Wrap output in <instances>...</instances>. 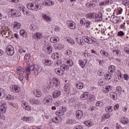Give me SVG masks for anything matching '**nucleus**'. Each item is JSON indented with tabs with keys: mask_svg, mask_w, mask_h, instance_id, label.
I'll return each mask as SVG.
<instances>
[{
	"mask_svg": "<svg viewBox=\"0 0 129 129\" xmlns=\"http://www.w3.org/2000/svg\"><path fill=\"white\" fill-rule=\"evenodd\" d=\"M39 69L40 67L38 65H31L26 67L25 71L27 73L26 80H29V75H31V71H33L35 76L39 75Z\"/></svg>",
	"mask_w": 129,
	"mask_h": 129,
	"instance_id": "obj_1",
	"label": "nucleus"
},
{
	"mask_svg": "<svg viewBox=\"0 0 129 129\" xmlns=\"http://www.w3.org/2000/svg\"><path fill=\"white\" fill-rule=\"evenodd\" d=\"M17 73L18 75H20L18 77V79H19L20 81H22V80H24V76H23V74L25 73V70L21 67H18L17 69Z\"/></svg>",
	"mask_w": 129,
	"mask_h": 129,
	"instance_id": "obj_2",
	"label": "nucleus"
},
{
	"mask_svg": "<svg viewBox=\"0 0 129 129\" xmlns=\"http://www.w3.org/2000/svg\"><path fill=\"white\" fill-rule=\"evenodd\" d=\"M26 7L28 10H31L32 11H39V10H41V7L40 8H39V5H36L34 7V3H28L26 5Z\"/></svg>",
	"mask_w": 129,
	"mask_h": 129,
	"instance_id": "obj_3",
	"label": "nucleus"
},
{
	"mask_svg": "<svg viewBox=\"0 0 129 129\" xmlns=\"http://www.w3.org/2000/svg\"><path fill=\"white\" fill-rule=\"evenodd\" d=\"M83 38L84 42L87 43V44H89L90 45H92V44H95V43H96V41L92 37H90L89 36H84Z\"/></svg>",
	"mask_w": 129,
	"mask_h": 129,
	"instance_id": "obj_4",
	"label": "nucleus"
},
{
	"mask_svg": "<svg viewBox=\"0 0 129 129\" xmlns=\"http://www.w3.org/2000/svg\"><path fill=\"white\" fill-rule=\"evenodd\" d=\"M14 47L11 45H8L6 48V52L8 56H13L15 54Z\"/></svg>",
	"mask_w": 129,
	"mask_h": 129,
	"instance_id": "obj_5",
	"label": "nucleus"
},
{
	"mask_svg": "<svg viewBox=\"0 0 129 129\" xmlns=\"http://www.w3.org/2000/svg\"><path fill=\"white\" fill-rule=\"evenodd\" d=\"M44 47L46 48L47 54H51L52 53V51L53 50V47L52 45H51V44H49V43H46L44 45Z\"/></svg>",
	"mask_w": 129,
	"mask_h": 129,
	"instance_id": "obj_6",
	"label": "nucleus"
},
{
	"mask_svg": "<svg viewBox=\"0 0 129 129\" xmlns=\"http://www.w3.org/2000/svg\"><path fill=\"white\" fill-rule=\"evenodd\" d=\"M67 25L68 27L70 28V29H72V30H74L75 27H76V24L75 22L71 21H69L67 22Z\"/></svg>",
	"mask_w": 129,
	"mask_h": 129,
	"instance_id": "obj_7",
	"label": "nucleus"
},
{
	"mask_svg": "<svg viewBox=\"0 0 129 129\" xmlns=\"http://www.w3.org/2000/svg\"><path fill=\"white\" fill-rule=\"evenodd\" d=\"M42 5L46 7H51V6H54V2L50 0H46L43 1L42 3Z\"/></svg>",
	"mask_w": 129,
	"mask_h": 129,
	"instance_id": "obj_8",
	"label": "nucleus"
},
{
	"mask_svg": "<svg viewBox=\"0 0 129 129\" xmlns=\"http://www.w3.org/2000/svg\"><path fill=\"white\" fill-rule=\"evenodd\" d=\"M32 37L35 40H40L43 38V34L40 32L32 34Z\"/></svg>",
	"mask_w": 129,
	"mask_h": 129,
	"instance_id": "obj_9",
	"label": "nucleus"
},
{
	"mask_svg": "<svg viewBox=\"0 0 129 129\" xmlns=\"http://www.w3.org/2000/svg\"><path fill=\"white\" fill-rule=\"evenodd\" d=\"M95 21L96 22H101V21H102V13H100L99 14L95 13Z\"/></svg>",
	"mask_w": 129,
	"mask_h": 129,
	"instance_id": "obj_10",
	"label": "nucleus"
},
{
	"mask_svg": "<svg viewBox=\"0 0 129 129\" xmlns=\"http://www.w3.org/2000/svg\"><path fill=\"white\" fill-rule=\"evenodd\" d=\"M7 105H6L5 103H3L0 105V113H2L3 114L7 111Z\"/></svg>",
	"mask_w": 129,
	"mask_h": 129,
	"instance_id": "obj_11",
	"label": "nucleus"
},
{
	"mask_svg": "<svg viewBox=\"0 0 129 129\" xmlns=\"http://www.w3.org/2000/svg\"><path fill=\"white\" fill-rule=\"evenodd\" d=\"M29 101L31 103V104H33V105L35 104L36 105H40V104H41V102L39 100L31 99L29 100Z\"/></svg>",
	"mask_w": 129,
	"mask_h": 129,
	"instance_id": "obj_12",
	"label": "nucleus"
},
{
	"mask_svg": "<svg viewBox=\"0 0 129 129\" xmlns=\"http://www.w3.org/2000/svg\"><path fill=\"white\" fill-rule=\"evenodd\" d=\"M52 99L53 98L52 97V96L47 95L44 98V101H45V102H47V103H52Z\"/></svg>",
	"mask_w": 129,
	"mask_h": 129,
	"instance_id": "obj_13",
	"label": "nucleus"
},
{
	"mask_svg": "<svg viewBox=\"0 0 129 129\" xmlns=\"http://www.w3.org/2000/svg\"><path fill=\"white\" fill-rule=\"evenodd\" d=\"M60 70L62 72H65V71H68L69 70V66L65 64H63L60 67Z\"/></svg>",
	"mask_w": 129,
	"mask_h": 129,
	"instance_id": "obj_14",
	"label": "nucleus"
},
{
	"mask_svg": "<svg viewBox=\"0 0 129 129\" xmlns=\"http://www.w3.org/2000/svg\"><path fill=\"white\" fill-rule=\"evenodd\" d=\"M53 83L56 88H60V82L58 81V79L53 78L52 79Z\"/></svg>",
	"mask_w": 129,
	"mask_h": 129,
	"instance_id": "obj_15",
	"label": "nucleus"
},
{
	"mask_svg": "<svg viewBox=\"0 0 129 129\" xmlns=\"http://www.w3.org/2000/svg\"><path fill=\"white\" fill-rule=\"evenodd\" d=\"M112 90V86L111 85L106 86L105 88L103 91L104 93H108Z\"/></svg>",
	"mask_w": 129,
	"mask_h": 129,
	"instance_id": "obj_16",
	"label": "nucleus"
},
{
	"mask_svg": "<svg viewBox=\"0 0 129 129\" xmlns=\"http://www.w3.org/2000/svg\"><path fill=\"white\" fill-rule=\"evenodd\" d=\"M76 117L78 118V119H81L83 116V112L81 110H78L76 113Z\"/></svg>",
	"mask_w": 129,
	"mask_h": 129,
	"instance_id": "obj_17",
	"label": "nucleus"
},
{
	"mask_svg": "<svg viewBox=\"0 0 129 129\" xmlns=\"http://www.w3.org/2000/svg\"><path fill=\"white\" fill-rule=\"evenodd\" d=\"M60 95H61V91L59 90L55 91L53 93V98H57V97H59Z\"/></svg>",
	"mask_w": 129,
	"mask_h": 129,
	"instance_id": "obj_18",
	"label": "nucleus"
},
{
	"mask_svg": "<svg viewBox=\"0 0 129 129\" xmlns=\"http://www.w3.org/2000/svg\"><path fill=\"white\" fill-rule=\"evenodd\" d=\"M54 47L56 50H61V49H63L64 48V45L60 43H56Z\"/></svg>",
	"mask_w": 129,
	"mask_h": 129,
	"instance_id": "obj_19",
	"label": "nucleus"
},
{
	"mask_svg": "<svg viewBox=\"0 0 129 129\" xmlns=\"http://www.w3.org/2000/svg\"><path fill=\"white\" fill-rule=\"evenodd\" d=\"M120 122L123 123V124H127L128 123V118L126 117H122L120 119Z\"/></svg>",
	"mask_w": 129,
	"mask_h": 129,
	"instance_id": "obj_20",
	"label": "nucleus"
},
{
	"mask_svg": "<svg viewBox=\"0 0 129 129\" xmlns=\"http://www.w3.org/2000/svg\"><path fill=\"white\" fill-rule=\"evenodd\" d=\"M42 18H43V19L44 20V21H46V22H51V21H52L51 17L46 14H42Z\"/></svg>",
	"mask_w": 129,
	"mask_h": 129,
	"instance_id": "obj_21",
	"label": "nucleus"
},
{
	"mask_svg": "<svg viewBox=\"0 0 129 129\" xmlns=\"http://www.w3.org/2000/svg\"><path fill=\"white\" fill-rule=\"evenodd\" d=\"M34 95L36 97H41L42 96V92L40 90H36L33 92Z\"/></svg>",
	"mask_w": 129,
	"mask_h": 129,
	"instance_id": "obj_22",
	"label": "nucleus"
},
{
	"mask_svg": "<svg viewBox=\"0 0 129 129\" xmlns=\"http://www.w3.org/2000/svg\"><path fill=\"white\" fill-rule=\"evenodd\" d=\"M89 96V93L88 92H85L83 94L81 95V100H85L86 98Z\"/></svg>",
	"mask_w": 129,
	"mask_h": 129,
	"instance_id": "obj_23",
	"label": "nucleus"
},
{
	"mask_svg": "<svg viewBox=\"0 0 129 129\" xmlns=\"http://www.w3.org/2000/svg\"><path fill=\"white\" fill-rule=\"evenodd\" d=\"M42 63L44 64V65L50 66L51 64L53 63V62L52 61V60L49 59H44L42 60Z\"/></svg>",
	"mask_w": 129,
	"mask_h": 129,
	"instance_id": "obj_24",
	"label": "nucleus"
},
{
	"mask_svg": "<svg viewBox=\"0 0 129 129\" xmlns=\"http://www.w3.org/2000/svg\"><path fill=\"white\" fill-rule=\"evenodd\" d=\"M100 53L101 54L102 56H104V57H106V58H108L110 56V54L106 51H105L104 50H100Z\"/></svg>",
	"mask_w": 129,
	"mask_h": 129,
	"instance_id": "obj_25",
	"label": "nucleus"
},
{
	"mask_svg": "<svg viewBox=\"0 0 129 129\" xmlns=\"http://www.w3.org/2000/svg\"><path fill=\"white\" fill-rule=\"evenodd\" d=\"M59 41H60V39L57 37H51L50 39V42H51V43H57V42H59Z\"/></svg>",
	"mask_w": 129,
	"mask_h": 129,
	"instance_id": "obj_26",
	"label": "nucleus"
},
{
	"mask_svg": "<svg viewBox=\"0 0 129 129\" xmlns=\"http://www.w3.org/2000/svg\"><path fill=\"white\" fill-rule=\"evenodd\" d=\"M20 35L22 36L23 38H27L28 37V34H27V32L24 30H21L20 31Z\"/></svg>",
	"mask_w": 129,
	"mask_h": 129,
	"instance_id": "obj_27",
	"label": "nucleus"
},
{
	"mask_svg": "<svg viewBox=\"0 0 129 129\" xmlns=\"http://www.w3.org/2000/svg\"><path fill=\"white\" fill-rule=\"evenodd\" d=\"M95 13H90L87 15V18L88 19H93L95 20Z\"/></svg>",
	"mask_w": 129,
	"mask_h": 129,
	"instance_id": "obj_28",
	"label": "nucleus"
},
{
	"mask_svg": "<svg viewBox=\"0 0 129 129\" xmlns=\"http://www.w3.org/2000/svg\"><path fill=\"white\" fill-rule=\"evenodd\" d=\"M75 40H76V42H77V43L79 44V45L83 46V45L84 44V43L83 42V40H82L81 38H76Z\"/></svg>",
	"mask_w": 129,
	"mask_h": 129,
	"instance_id": "obj_29",
	"label": "nucleus"
},
{
	"mask_svg": "<svg viewBox=\"0 0 129 129\" xmlns=\"http://www.w3.org/2000/svg\"><path fill=\"white\" fill-rule=\"evenodd\" d=\"M111 98H112L113 100H116L117 99V94L114 92H111L110 93Z\"/></svg>",
	"mask_w": 129,
	"mask_h": 129,
	"instance_id": "obj_30",
	"label": "nucleus"
},
{
	"mask_svg": "<svg viewBox=\"0 0 129 129\" xmlns=\"http://www.w3.org/2000/svg\"><path fill=\"white\" fill-rule=\"evenodd\" d=\"M92 24V23H91V22H90L88 20H86L84 26H85V28H87V29H89V28H91Z\"/></svg>",
	"mask_w": 129,
	"mask_h": 129,
	"instance_id": "obj_31",
	"label": "nucleus"
},
{
	"mask_svg": "<svg viewBox=\"0 0 129 129\" xmlns=\"http://www.w3.org/2000/svg\"><path fill=\"white\" fill-rule=\"evenodd\" d=\"M76 87L78 89H82L83 88V83L78 82L76 84Z\"/></svg>",
	"mask_w": 129,
	"mask_h": 129,
	"instance_id": "obj_32",
	"label": "nucleus"
},
{
	"mask_svg": "<svg viewBox=\"0 0 129 129\" xmlns=\"http://www.w3.org/2000/svg\"><path fill=\"white\" fill-rule=\"evenodd\" d=\"M98 84L99 86H103L105 84L104 79H101L98 81Z\"/></svg>",
	"mask_w": 129,
	"mask_h": 129,
	"instance_id": "obj_33",
	"label": "nucleus"
},
{
	"mask_svg": "<svg viewBox=\"0 0 129 129\" xmlns=\"http://www.w3.org/2000/svg\"><path fill=\"white\" fill-rule=\"evenodd\" d=\"M86 6L87 8H90V9H91L95 7V4L93 3V2L88 3L86 4Z\"/></svg>",
	"mask_w": 129,
	"mask_h": 129,
	"instance_id": "obj_34",
	"label": "nucleus"
},
{
	"mask_svg": "<svg viewBox=\"0 0 129 129\" xmlns=\"http://www.w3.org/2000/svg\"><path fill=\"white\" fill-rule=\"evenodd\" d=\"M54 71L57 75H59V76H63V75L64 74V73H61V70H59L58 68H56L54 69Z\"/></svg>",
	"mask_w": 129,
	"mask_h": 129,
	"instance_id": "obj_35",
	"label": "nucleus"
},
{
	"mask_svg": "<svg viewBox=\"0 0 129 129\" xmlns=\"http://www.w3.org/2000/svg\"><path fill=\"white\" fill-rule=\"evenodd\" d=\"M68 123L69 124H74L75 123H76L77 122V121H76V119L73 118V119H70L67 121Z\"/></svg>",
	"mask_w": 129,
	"mask_h": 129,
	"instance_id": "obj_36",
	"label": "nucleus"
},
{
	"mask_svg": "<svg viewBox=\"0 0 129 129\" xmlns=\"http://www.w3.org/2000/svg\"><path fill=\"white\" fill-rule=\"evenodd\" d=\"M111 75H112V74L110 73L105 75L104 78L105 80H107L108 81V80H110L111 79Z\"/></svg>",
	"mask_w": 129,
	"mask_h": 129,
	"instance_id": "obj_37",
	"label": "nucleus"
},
{
	"mask_svg": "<svg viewBox=\"0 0 129 129\" xmlns=\"http://www.w3.org/2000/svg\"><path fill=\"white\" fill-rule=\"evenodd\" d=\"M6 96V91L4 89H0V98Z\"/></svg>",
	"mask_w": 129,
	"mask_h": 129,
	"instance_id": "obj_38",
	"label": "nucleus"
},
{
	"mask_svg": "<svg viewBox=\"0 0 129 129\" xmlns=\"http://www.w3.org/2000/svg\"><path fill=\"white\" fill-rule=\"evenodd\" d=\"M22 120H24V121H26V122H31V119L29 117H26L24 116L23 117H22Z\"/></svg>",
	"mask_w": 129,
	"mask_h": 129,
	"instance_id": "obj_39",
	"label": "nucleus"
},
{
	"mask_svg": "<svg viewBox=\"0 0 129 129\" xmlns=\"http://www.w3.org/2000/svg\"><path fill=\"white\" fill-rule=\"evenodd\" d=\"M109 69L110 70L109 73H111V74H113V73L114 71H115V67L114 66H110L109 68Z\"/></svg>",
	"mask_w": 129,
	"mask_h": 129,
	"instance_id": "obj_40",
	"label": "nucleus"
},
{
	"mask_svg": "<svg viewBox=\"0 0 129 129\" xmlns=\"http://www.w3.org/2000/svg\"><path fill=\"white\" fill-rule=\"evenodd\" d=\"M10 89L12 92H17V86L16 85H12L10 87Z\"/></svg>",
	"mask_w": 129,
	"mask_h": 129,
	"instance_id": "obj_41",
	"label": "nucleus"
},
{
	"mask_svg": "<svg viewBox=\"0 0 129 129\" xmlns=\"http://www.w3.org/2000/svg\"><path fill=\"white\" fill-rule=\"evenodd\" d=\"M64 90L66 91H71V89L70 88V85L67 83L64 85Z\"/></svg>",
	"mask_w": 129,
	"mask_h": 129,
	"instance_id": "obj_42",
	"label": "nucleus"
},
{
	"mask_svg": "<svg viewBox=\"0 0 129 129\" xmlns=\"http://www.w3.org/2000/svg\"><path fill=\"white\" fill-rule=\"evenodd\" d=\"M17 11L19 12H21L22 9L24 8V6L22 5H21L20 4H17Z\"/></svg>",
	"mask_w": 129,
	"mask_h": 129,
	"instance_id": "obj_43",
	"label": "nucleus"
},
{
	"mask_svg": "<svg viewBox=\"0 0 129 129\" xmlns=\"http://www.w3.org/2000/svg\"><path fill=\"white\" fill-rule=\"evenodd\" d=\"M79 64L81 68H84L85 67V62L82 60H79Z\"/></svg>",
	"mask_w": 129,
	"mask_h": 129,
	"instance_id": "obj_44",
	"label": "nucleus"
},
{
	"mask_svg": "<svg viewBox=\"0 0 129 129\" xmlns=\"http://www.w3.org/2000/svg\"><path fill=\"white\" fill-rule=\"evenodd\" d=\"M55 114L58 116H63L64 115L63 112L62 110H58L55 112Z\"/></svg>",
	"mask_w": 129,
	"mask_h": 129,
	"instance_id": "obj_45",
	"label": "nucleus"
},
{
	"mask_svg": "<svg viewBox=\"0 0 129 129\" xmlns=\"http://www.w3.org/2000/svg\"><path fill=\"white\" fill-rule=\"evenodd\" d=\"M30 29L31 31L35 32L37 30V27L35 25L32 24L30 26Z\"/></svg>",
	"mask_w": 129,
	"mask_h": 129,
	"instance_id": "obj_46",
	"label": "nucleus"
},
{
	"mask_svg": "<svg viewBox=\"0 0 129 129\" xmlns=\"http://www.w3.org/2000/svg\"><path fill=\"white\" fill-rule=\"evenodd\" d=\"M88 97L90 101H94L95 100V96L94 95H90Z\"/></svg>",
	"mask_w": 129,
	"mask_h": 129,
	"instance_id": "obj_47",
	"label": "nucleus"
},
{
	"mask_svg": "<svg viewBox=\"0 0 129 129\" xmlns=\"http://www.w3.org/2000/svg\"><path fill=\"white\" fill-rule=\"evenodd\" d=\"M106 112H111L112 111V106H109L105 108Z\"/></svg>",
	"mask_w": 129,
	"mask_h": 129,
	"instance_id": "obj_48",
	"label": "nucleus"
},
{
	"mask_svg": "<svg viewBox=\"0 0 129 129\" xmlns=\"http://www.w3.org/2000/svg\"><path fill=\"white\" fill-rule=\"evenodd\" d=\"M84 124L87 125V126L90 127L91 125H92V122H91L90 121H86L84 122Z\"/></svg>",
	"mask_w": 129,
	"mask_h": 129,
	"instance_id": "obj_49",
	"label": "nucleus"
},
{
	"mask_svg": "<svg viewBox=\"0 0 129 129\" xmlns=\"http://www.w3.org/2000/svg\"><path fill=\"white\" fill-rule=\"evenodd\" d=\"M67 64L69 65V66H73V60H72L71 59H69L67 61Z\"/></svg>",
	"mask_w": 129,
	"mask_h": 129,
	"instance_id": "obj_50",
	"label": "nucleus"
},
{
	"mask_svg": "<svg viewBox=\"0 0 129 129\" xmlns=\"http://www.w3.org/2000/svg\"><path fill=\"white\" fill-rule=\"evenodd\" d=\"M116 90L119 92V93H122L124 92V90H122V88L120 86L117 87Z\"/></svg>",
	"mask_w": 129,
	"mask_h": 129,
	"instance_id": "obj_51",
	"label": "nucleus"
},
{
	"mask_svg": "<svg viewBox=\"0 0 129 129\" xmlns=\"http://www.w3.org/2000/svg\"><path fill=\"white\" fill-rule=\"evenodd\" d=\"M86 22V20H85V19H81L80 24L82 25V26H84L85 25Z\"/></svg>",
	"mask_w": 129,
	"mask_h": 129,
	"instance_id": "obj_52",
	"label": "nucleus"
},
{
	"mask_svg": "<svg viewBox=\"0 0 129 129\" xmlns=\"http://www.w3.org/2000/svg\"><path fill=\"white\" fill-rule=\"evenodd\" d=\"M14 99V96L11 95H8L6 97L7 100H13Z\"/></svg>",
	"mask_w": 129,
	"mask_h": 129,
	"instance_id": "obj_53",
	"label": "nucleus"
},
{
	"mask_svg": "<svg viewBox=\"0 0 129 129\" xmlns=\"http://www.w3.org/2000/svg\"><path fill=\"white\" fill-rule=\"evenodd\" d=\"M105 4L107 5H112V4L113 3L112 0H105Z\"/></svg>",
	"mask_w": 129,
	"mask_h": 129,
	"instance_id": "obj_54",
	"label": "nucleus"
},
{
	"mask_svg": "<svg viewBox=\"0 0 129 129\" xmlns=\"http://www.w3.org/2000/svg\"><path fill=\"white\" fill-rule=\"evenodd\" d=\"M122 5L125 7H127L129 5V2L127 0H124L122 1Z\"/></svg>",
	"mask_w": 129,
	"mask_h": 129,
	"instance_id": "obj_55",
	"label": "nucleus"
},
{
	"mask_svg": "<svg viewBox=\"0 0 129 129\" xmlns=\"http://www.w3.org/2000/svg\"><path fill=\"white\" fill-rule=\"evenodd\" d=\"M103 116H104L106 119H108V118L110 117V113H108L104 114Z\"/></svg>",
	"mask_w": 129,
	"mask_h": 129,
	"instance_id": "obj_56",
	"label": "nucleus"
},
{
	"mask_svg": "<svg viewBox=\"0 0 129 129\" xmlns=\"http://www.w3.org/2000/svg\"><path fill=\"white\" fill-rule=\"evenodd\" d=\"M16 9L11 10L10 13L12 14V17H15V16H16Z\"/></svg>",
	"mask_w": 129,
	"mask_h": 129,
	"instance_id": "obj_57",
	"label": "nucleus"
},
{
	"mask_svg": "<svg viewBox=\"0 0 129 129\" xmlns=\"http://www.w3.org/2000/svg\"><path fill=\"white\" fill-rule=\"evenodd\" d=\"M103 74H104L103 71L100 70L98 71V75H99V76H102Z\"/></svg>",
	"mask_w": 129,
	"mask_h": 129,
	"instance_id": "obj_58",
	"label": "nucleus"
},
{
	"mask_svg": "<svg viewBox=\"0 0 129 129\" xmlns=\"http://www.w3.org/2000/svg\"><path fill=\"white\" fill-rule=\"evenodd\" d=\"M83 55L85 58H89L90 57V53L88 52H84Z\"/></svg>",
	"mask_w": 129,
	"mask_h": 129,
	"instance_id": "obj_59",
	"label": "nucleus"
},
{
	"mask_svg": "<svg viewBox=\"0 0 129 129\" xmlns=\"http://www.w3.org/2000/svg\"><path fill=\"white\" fill-rule=\"evenodd\" d=\"M117 35L120 37H122V36H124V33L123 31H119L117 33Z\"/></svg>",
	"mask_w": 129,
	"mask_h": 129,
	"instance_id": "obj_60",
	"label": "nucleus"
},
{
	"mask_svg": "<svg viewBox=\"0 0 129 129\" xmlns=\"http://www.w3.org/2000/svg\"><path fill=\"white\" fill-rule=\"evenodd\" d=\"M25 109V110H32V107L30 105H26Z\"/></svg>",
	"mask_w": 129,
	"mask_h": 129,
	"instance_id": "obj_61",
	"label": "nucleus"
},
{
	"mask_svg": "<svg viewBox=\"0 0 129 129\" xmlns=\"http://www.w3.org/2000/svg\"><path fill=\"white\" fill-rule=\"evenodd\" d=\"M96 106H102V102L101 101H97L96 103Z\"/></svg>",
	"mask_w": 129,
	"mask_h": 129,
	"instance_id": "obj_62",
	"label": "nucleus"
},
{
	"mask_svg": "<svg viewBox=\"0 0 129 129\" xmlns=\"http://www.w3.org/2000/svg\"><path fill=\"white\" fill-rule=\"evenodd\" d=\"M54 105L55 106L58 107L59 105H61V102L60 101H57L55 103H54Z\"/></svg>",
	"mask_w": 129,
	"mask_h": 129,
	"instance_id": "obj_63",
	"label": "nucleus"
},
{
	"mask_svg": "<svg viewBox=\"0 0 129 129\" xmlns=\"http://www.w3.org/2000/svg\"><path fill=\"white\" fill-rule=\"evenodd\" d=\"M116 127L117 129H123L121 126H120L118 123H116Z\"/></svg>",
	"mask_w": 129,
	"mask_h": 129,
	"instance_id": "obj_64",
	"label": "nucleus"
}]
</instances>
